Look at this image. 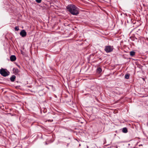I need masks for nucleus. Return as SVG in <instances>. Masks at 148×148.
I'll use <instances>...</instances> for the list:
<instances>
[{
  "mask_svg": "<svg viewBox=\"0 0 148 148\" xmlns=\"http://www.w3.org/2000/svg\"><path fill=\"white\" fill-rule=\"evenodd\" d=\"M67 10L72 14L76 15L79 13V9L76 6L70 4L66 7Z\"/></svg>",
  "mask_w": 148,
  "mask_h": 148,
  "instance_id": "1",
  "label": "nucleus"
},
{
  "mask_svg": "<svg viewBox=\"0 0 148 148\" xmlns=\"http://www.w3.org/2000/svg\"><path fill=\"white\" fill-rule=\"evenodd\" d=\"M114 48L113 46H107L105 47L104 50L107 53L112 52Z\"/></svg>",
  "mask_w": 148,
  "mask_h": 148,
  "instance_id": "2",
  "label": "nucleus"
},
{
  "mask_svg": "<svg viewBox=\"0 0 148 148\" xmlns=\"http://www.w3.org/2000/svg\"><path fill=\"white\" fill-rule=\"evenodd\" d=\"M9 72H7L5 69L1 68L0 69V74L4 77H6L9 75Z\"/></svg>",
  "mask_w": 148,
  "mask_h": 148,
  "instance_id": "3",
  "label": "nucleus"
},
{
  "mask_svg": "<svg viewBox=\"0 0 148 148\" xmlns=\"http://www.w3.org/2000/svg\"><path fill=\"white\" fill-rule=\"evenodd\" d=\"M20 34L22 37H24L26 36L27 33L24 30H23L20 32Z\"/></svg>",
  "mask_w": 148,
  "mask_h": 148,
  "instance_id": "4",
  "label": "nucleus"
},
{
  "mask_svg": "<svg viewBox=\"0 0 148 148\" xmlns=\"http://www.w3.org/2000/svg\"><path fill=\"white\" fill-rule=\"evenodd\" d=\"M10 60L12 61L13 62L14 61H15L16 60V56L14 55H12L10 56Z\"/></svg>",
  "mask_w": 148,
  "mask_h": 148,
  "instance_id": "5",
  "label": "nucleus"
},
{
  "mask_svg": "<svg viewBox=\"0 0 148 148\" xmlns=\"http://www.w3.org/2000/svg\"><path fill=\"white\" fill-rule=\"evenodd\" d=\"M16 78V76L14 75L12 76L10 78V80L12 82H14Z\"/></svg>",
  "mask_w": 148,
  "mask_h": 148,
  "instance_id": "6",
  "label": "nucleus"
},
{
  "mask_svg": "<svg viewBox=\"0 0 148 148\" xmlns=\"http://www.w3.org/2000/svg\"><path fill=\"white\" fill-rule=\"evenodd\" d=\"M122 132L123 133H126L127 132V129L126 127L123 128V129Z\"/></svg>",
  "mask_w": 148,
  "mask_h": 148,
  "instance_id": "7",
  "label": "nucleus"
},
{
  "mask_svg": "<svg viewBox=\"0 0 148 148\" xmlns=\"http://www.w3.org/2000/svg\"><path fill=\"white\" fill-rule=\"evenodd\" d=\"M135 52L133 51H131L130 52V55L131 56H133L135 55Z\"/></svg>",
  "mask_w": 148,
  "mask_h": 148,
  "instance_id": "8",
  "label": "nucleus"
},
{
  "mask_svg": "<svg viewBox=\"0 0 148 148\" xmlns=\"http://www.w3.org/2000/svg\"><path fill=\"white\" fill-rule=\"evenodd\" d=\"M97 71L99 73H100L102 71V69L100 67L98 68L97 69Z\"/></svg>",
  "mask_w": 148,
  "mask_h": 148,
  "instance_id": "9",
  "label": "nucleus"
},
{
  "mask_svg": "<svg viewBox=\"0 0 148 148\" xmlns=\"http://www.w3.org/2000/svg\"><path fill=\"white\" fill-rule=\"evenodd\" d=\"M13 70L14 72H15L16 73H18V72L19 71L17 69H16V68H14L13 69Z\"/></svg>",
  "mask_w": 148,
  "mask_h": 148,
  "instance_id": "10",
  "label": "nucleus"
},
{
  "mask_svg": "<svg viewBox=\"0 0 148 148\" xmlns=\"http://www.w3.org/2000/svg\"><path fill=\"white\" fill-rule=\"evenodd\" d=\"M129 77V76L128 74H126L125 75V78L126 79H128Z\"/></svg>",
  "mask_w": 148,
  "mask_h": 148,
  "instance_id": "11",
  "label": "nucleus"
},
{
  "mask_svg": "<svg viewBox=\"0 0 148 148\" xmlns=\"http://www.w3.org/2000/svg\"><path fill=\"white\" fill-rule=\"evenodd\" d=\"M19 30V27L18 26H16L15 28V31H18Z\"/></svg>",
  "mask_w": 148,
  "mask_h": 148,
  "instance_id": "12",
  "label": "nucleus"
},
{
  "mask_svg": "<svg viewBox=\"0 0 148 148\" xmlns=\"http://www.w3.org/2000/svg\"><path fill=\"white\" fill-rule=\"evenodd\" d=\"M36 2L39 3L41 2L42 0H36Z\"/></svg>",
  "mask_w": 148,
  "mask_h": 148,
  "instance_id": "13",
  "label": "nucleus"
},
{
  "mask_svg": "<svg viewBox=\"0 0 148 148\" xmlns=\"http://www.w3.org/2000/svg\"><path fill=\"white\" fill-rule=\"evenodd\" d=\"M147 126H148V122L147 123Z\"/></svg>",
  "mask_w": 148,
  "mask_h": 148,
  "instance_id": "14",
  "label": "nucleus"
},
{
  "mask_svg": "<svg viewBox=\"0 0 148 148\" xmlns=\"http://www.w3.org/2000/svg\"><path fill=\"white\" fill-rule=\"evenodd\" d=\"M139 146H142V145H139Z\"/></svg>",
  "mask_w": 148,
  "mask_h": 148,
  "instance_id": "15",
  "label": "nucleus"
},
{
  "mask_svg": "<svg viewBox=\"0 0 148 148\" xmlns=\"http://www.w3.org/2000/svg\"><path fill=\"white\" fill-rule=\"evenodd\" d=\"M18 66L19 67H19V66Z\"/></svg>",
  "mask_w": 148,
  "mask_h": 148,
  "instance_id": "16",
  "label": "nucleus"
},
{
  "mask_svg": "<svg viewBox=\"0 0 148 148\" xmlns=\"http://www.w3.org/2000/svg\"><path fill=\"white\" fill-rule=\"evenodd\" d=\"M79 145L80 146V144Z\"/></svg>",
  "mask_w": 148,
  "mask_h": 148,
  "instance_id": "17",
  "label": "nucleus"
},
{
  "mask_svg": "<svg viewBox=\"0 0 148 148\" xmlns=\"http://www.w3.org/2000/svg\"><path fill=\"white\" fill-rule=\"evenodd\" d=\"M87 148H88V146H87Z\"/></svg>",
  "mask_w": 148,
  "mask_h": 148,
  "instance_id": "18",
  "label": "nucleus"
}]
</instances>
